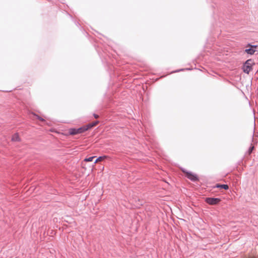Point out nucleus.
I'll return each instance as SVG.
<instances>
[{"instance_id": "f257e3e1", "label": "nucleus", "mask_w": 258, "mask_h": 258, "mask_svg": "<svg viewBox=\"0 0 258 258\" xmlns=\"http://www.w3.org/2000/svg\"><path fill=\"white\" fill-rule=\"evenodd\" d=\"M182 171L183 173L185 174V176L188 179L193 182H196L199 181L200 179L198 177V175L196 173H194L191 171H187L186 169L183 168L182 169Z\"/></svg>"}, {"instance_id": "f03ea898", "label": "nucleus", "mask_w": 258, "mask_h": 258, "mask_svg": "<svg viewBox=\"0 0 258 258\" xmlns=\"http://www.w3.org/2000/svg\"><path fill=\"white\" fill-rule=\"evenodd\" d=\"M254 64V63L252 59L247 60L243 66V72L248 74L252 70V67Z\"/></svg>"}, {"instance_id": "7ed1b4c3", "label": "nucleus", "mask_w": 258, "mask_h": 258, "mask_svg": "<svg viewBox=\"0 0 258 258\" xmlns=\"http://www.w3.org/2000/svg\"><path fill=\"white\" fill-rule=\"evenodd\" d=\"M205 202L210 205H217L221 201V199L218 198L208 197L205 200Z\"/></svg>"}, {"instance_id": "20e7f679", "label": "nucleus", "mask_w": 258, "mask_h": 258, "mask_svg": "<svg viewBox=\"0 0 258 258\" xmlns=\"http://www.w3.org/2000/svg\"><path fill=\"white\" fill-rule=\"evenodd\" d=\"M83 133H84V131L82 126L79 128H70L69 130V133L71 135H76Z\"/></svg>"}, {"instance_id": "39448f33", "label": "nucleus", "mask_w": 258, "mask_h": 258, "mask_svg": "<svg viewBox=\"0 0 258 258\" xmlns=\"http://www.w3.org/2000/svg\"><path fill=\"white\" fill-rule=\"evenodd\" d=\"M98 123L99 121L96 120L95 121L82 125L84 132L91 129L93 127L96 126Z\"/></svg>"}, {"instance_id": "423d86ee", "label": "nucleus", "mask_w": 258, "mask_h": 258, "mask_svg": "<svg viewBox=\"0 0 258 258\" xmlns=\"http://www.w3.org/2000/svg\"><path fill=\"white\" fill-rule=\"evenodd\" d=\"M249 47V48H246L245 50V52H246L247 54L252 55L254 53V52L256 51V48L257 47L256 45H251L250 44H248L246 46V48Z\"/></svg>"}, {"instance_id": "0eeeda50", "label": "nucleus", "mask_w": 258, "mask_h": 258, "mask_svg": "<svg viewBox=\"0 0 258 258\" xmlns=\"http://www.w3.org/2000/svg\"><path fill=\"white\" fill-rule=\"evenodd\" d=\"M212 188H221L224 189L225 190H228L229 189V186L228 184H221V183H217L215 185H213L212 186Z\"/></svg>"}, {"instance_id": "6e6552de", "label": "nucleus", "mask_w": 258, "mask_h": 258, "mask_svg": "<svg viewBox=\"0 0 258 258\" xmlns=\"http://www.w3.org/2000/svg\"><path fill=\"white\" fill-rule=\"evenodd\" d=\"M20 138L19 137L18 133H16L14 134L12 137V141L13 142H19L20 141Z\"/></svg>"}, {"instance_id": "1a4fd4ad", "label": "nucleus", "mask_w": 258, "mask_h": 258, "mask_svg": "<svg viewBox=\"0 0 258 258\" xmlns=\"http://www.w3.org/2000/svg\"><path fill=\"white\" fill-rule=\"evenodd\" d=\"M107 158V156H105V155H104V156H99L98 157L95 161V162H94V164H96V163H97L98 161H102L104 159H106Z\"/></svg>"}, {"instance_id": "9d476101", "label": "nucleus", "mask_w": 258, "mask_h": 258, "mask_svg": "<svg viewBox=\"0 0 258 258\" xmlns=\"http://www.w3.org/2000/svg\"><path fill=\"white\" fill-rule=\"evenodd\" d=\"M254 146L251 144L250 146L249 147L247 153L249 155L251 154V153L252 152L253 150H254Z\"/></svg>"}, {"instance_id": "9b49d317", "label": "nucleus", "mask_w": 258, "mask_h": 258, "mask_svg": "<svg viewBox=\"0 0 258 258\" xmlns=\"http://www.w3.org/2000/svg\"><path fill=\"white\" fill-rule=\"evenodd\" d=\"M95 156H91L89 157L85 158L84 159V161L85 162H92L93 160V159L95 158Z\"/></svg>"}, {"instance_id": "f8f14e48", "label": "nucleus", "mask_w": 258, "mask_h": 258, "mask_svg": "<svg viewBox=\"0 0 258 258\" xmlns=\"http://www.w3.org/2000/svg\"><path fill=\"white\" fill-rule=\"evenodd\" d=\"M33 114L35 115L39 120H40L42 121H45V120L42 117L38 116V114Z\"/></svg>"}, {"instance_id": "ddd939ff", "label": "nucleus", "mask_w": 258, "mask_h": 258, "mask_svg": "<svg viewBox=\"0 0 258 258\" xmlns=\"http://www.w3.org/2000/svg\"><path fill=\"white\" fill-rule=\"evenodd\" d=\"M95 118H98L99 117V114H93Z\"/></svg>"}, {"instance_id": "4468645a", "label": "nucleus", "mask_w": 258, "mask_h": 258, "mask_svg": "<svg viewBox=\"0 0 258 258\" xmlns=\"http://www.w3.org/2000/svg\"><path fill=\"white\" fill-rule=\"evenodd\" d=\"M253 117L254 121L255 120V113L253 114Z\"/></svg>"}]
</instances>
